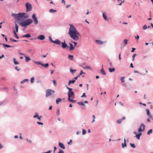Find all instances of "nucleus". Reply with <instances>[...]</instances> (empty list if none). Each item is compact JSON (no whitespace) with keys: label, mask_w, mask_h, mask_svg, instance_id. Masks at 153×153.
<instances>
[{"label":"nucleus","mask_w":153,"mask_h":153,"mask_svg":"<svg viewBox=\"0 0 153 153\" xmlns=\"http://www.w3.org/2000/svg\"><path fill=\"white\" fill-rule=\"evenodd\" d=\"M125 78V77H123L121 78L120 80L122 81V82H125V80H124V79Z\"/></svg>","instance_id":"obj_40"},{"label":"nucleus","mask_w":153,"mask_h":153,"mask_svg":"<svg viewBox=\"0 0 153 153\" xmlns=\"http://www.w3.org/2000/svg\"><path fill=\"white\" fill-rule=\"evenodd\" d=\"M125 119L126 117H122V119H120L117 120L116 121V123L118 124L120 123H121L123 120H124Z\"/></svg>","instance_id":"obj_10"},{"label":"nucleus","mask_w":153,"mask_h":153,"mask_svg":"<svg viewBox=\"0 0 153 153\" xmlns=\"http://www.w3.org/2000/svg\"><path fill=\"white\" fill-rule=\"evenodd\" d=\"M130 144L131 146L133 148H135V146L134 144L131 143H130Z\"/></svg>","instance_id":"obj_41"},{"label":"nucleus","mask_w":153,"mask_h":153,"mask_svg":"<svg viewBox=\"0 0 153 153\" xmlns=\"http://www.w3.org/2000/svg\"><path fill=\"white\" fill-rule=\"evenodd\" d=\"M56 12V10H53V9H51L50 10V12L51 13H55Z\"/></svg>","instance_id":"obj_35"},{"label":"nucleus","mask_w":153,"mask_h":153,"mask_svg":"<svg viewBox=\"0 0 153 153\" xmlns=\"http://www.w3.org/2000/svg\"><path fill=\"white\" fill-rule=\"evenodd\" d=\"M62 100V99L60 98H58L56 100V102L57 104H58L59 102H61Z\"/></svg>","instance_id":"obj_21"},{"label":"nucleus","mask_w":153,"mask_h":153,"mask_svg":"<svg viewBox=\"0 0 153 153\" xmlns=\"http://www.w3.org/2000/svg\"><path fill=\"white\" fill-rule=\"evenodd\" d=\"M81 97H86L85 94V93H83V95L81 96Z\"/></svg>","instance_id":"obj_54"},{"label":"nucleus","mask_w":153,"mask_h":153,"mask_svg":"<svg viewBox=\"0 0 153 153\" xmlns=\"http://www.w3.org/2000/svg\"><path fill=\"white\" fill-rule=\"evenodd\" d=\"M69 50H74L75 48V47L74 46L72 45V44L71 43H69Z\"/></svg>","instance_id":"obj_15"},{"label":"nucleus","mask_w":153,"mask_h":153,"mask_svg":"<svg viewBox=\"0 0 153 153\" xmlns=\"http://www.w3.org/2000/svg\"><path fill=\"white\" fill-rule=\"evenodd\" d=\"M61 44H62V45L61 47L63 48H65L66 47L68 48V47L67 46V44L65 43V41H64V42H61Z\"/></svg>","instance_id":"obj_9"},{"label":"nucleus","mask_w":153,"mask_h":153,"mask_svg":"<svg viewBox=\"0 0 153 153\" xmlns=\"http://www.w3.org/2000/svg\"><path fill=\"white\" fill-rule=\"evenodd\" d=\"M73 43H74V47H75L76 46L77 44V43L76 42H72Z\"/></svg>","instance_id":"obj_58"},{"label":"nucleus","mask_w":153,"mask_h":153,"mask_svg":"<svg viewBox=\"0 0 153 153\" xmlns=\"http://www.w3.org/2000/svg\"><path fill=\"white\" fill-rule=\"evenodd\" d=\"M35 63L37 65H41V64H42V63H41V62H35Z\"/></svg>","instance_id":"obj_45"},{"label":"nucleus","mask_w":153,"mask_h":153,"mask_svg":"<svg viewBox=\"0 0 153 153\" xmlns=\"http://www.w3.org/2000/svg\"><path fill=\"white\" fill-rule=\"evenodd\" d=\"M30 81H31V83H33L34 82V77H32Z\"/></svg>","instance_id":"obj_39"},{"label":"nucleus","mask_w":153,"mask_h":153,"mask_svg":"<svg viewBox=\"0 0 153 153\" xmlns=\"http://www.w3.org/2000/svg\"><path fill=\"white\" fill-rule=\"evenodd\" d=\"M45 38V36L43 35H40L37 37V38L40 40H43Z\"/></svg>","instance_id":"obj_11"},{"label":"nucleus","mask_w":153,"mask_h":153,"mask_svg":"<svg viewBox=\"0 0 153 153\" xmlns=\"http://www.w3.org/2000/svg\"><path fill=\"white\" fill-rule=\"evenodd\" d=\"M3 46H4V47H6L9 48V47H11V46H10L8 45H7V44H3Z\"/></svg>","instance_id":"obj_34"},{"label":"nucleus","mask_w":153,"mask_h":153,"mask_svg":"<svg viewBox=\"0 0 153 153\" xmlns=\"http://www.w3.org/2000/svg\"><path fill=\"white\" fill-rule=\"evenodd\" d=\"M37 123L39 125H43V124L42 123L40 122H38V121L37 122Z\"/></svg>","instance_id":"obj_57"},{"label":"nucleus","mask_w":153,"mask_h":153,"mask_svg":"<svg viewBox=\"0 0 153 153\" xmlns=\"http://www.w3.org/2000/svg\"><path fill=\"white\" fill-rule=\"evenodd\" d=\"M109 72H114L115 71V69L114 68H110L109 69Z\"/></svg>","instance_id":"obj_24"},{"label":"nucleus","mask_w":153,"mask_h":153,"mask_svg":"<svg viewBox=\"0 0 153 153\" xmlns=\"http://www.w3.org/2000/svg\"><path fill=\"white\" fill-rule=\"evenodd\" d=\"M46 97H48L54 93L55 91L49 89L46 90Z\"/></svg>","instance_id":"obj_4"},{"label":"nucleus","mask_w":153,"mask_h":153,"mask_svg":"<svg viewBox=\"0 0 153 153\" xmlns=\"http://www.w3.org/2000/svg\"><path fill=\"white\" fill-rule=\"evenodd\" d=\"M59 146L62 149H65V147L64 146V145L62 143L60 142L59 143Z\"/></svg>","instance_id":"obj_17"},{"label":"nucleus","mask_w":153,"mask_h":153,"mask_svg":"<svg viewBox=\"0 0 153 153\" xmlns=\"http://www.w3.org/2000/svg\"><path fill=\"white\" fill-rule=\"evenodd\" d=\"M25 13H19V14H13V15L14 18L18 20H22L24 18Z\"/></svg>","instance_id":"obj_2"},{"label":"nucleus","mask_w":153,"mask_h":153,"mask_svg":"<svg viewBox=\"0 0 153 153\" xmlns=\"http://www.w3.org/2000/svg\"><path fill=\"white\" fill-rule=\"evenodd\" d=\"M58 153H64V151L60 149Z\"/></svg>","instance_id":"obj_46"},{"label":"nucleus","mask_w":153,"mask_h":153,"mask_svg":"<svg viewBox=\"0 0 153 153\" xmlns=\"http://www.w3.org/2000/svg\"><path fill=\"white\" fill-rule=\"evenodd\" d=\"M122 147L123 148H124V146L126 147V139H124V145H123V143L122 144Z\"/></svg>","instance_id":"obj_29"},{"label":"nucleus","mask_w":153,"mask_h":153,"mask_svg":"<svg viewBox=\"0 0 153 153\" xmlns=\"http://www.w3.org/2000/svg\"><path fill=\"white\" fill-rule=\"evenodd\" d=\"M70 70L71 72L73 74L76 71V70H72L70 69Z\"/></svg>","instance_id":"obj_38"},{"label":"nucleus","mask_w":153,"mask_h":153,"mask_svg":"<svg viewBox=\"0 0 153 153\" xmlns=\"http://www.w3.org/2000/svg\"><path fill=\"white\" fill-rule=\"evenodd\" d=\"M145 129V125L143 123H141L140 128L138 130L139 132L143 131Z\"/></svg>","instance_id":"obj_6"},{"label":"nucleus","mask_w":153,"mask_h":153,"mask_svg":"<svg viewBox=\"0 0 153 153\" xmlns=\"http://www.w3.org/2000/svg\"><path fill=\"white\" fill-rule=\"evenodd\" d=\"M33 22L31 19H28L24 22H23L20 23V25L22 27H24L28 25Z\"/></svg>","instance_id":"obj_3"},{"label":"nucleus","mask_w":153,"mask_h":153,"mask_svg":"<svg viewBox=\"0 0 153 153\" xmlns=\"http://www.w3.org/2000/svg\"><path fill=\"white\" fill-rule=\"evenodd\" d=\"M148 116H149V117L152 120H153V118L152 117V116L151 114H150L148 115Z\"/></svg>","instance_id":"obj_48"},{"label":"nucleus","mask_w":153,"mask_h":153,"mask_svg":"<svg viewBox=\"0 0 153 153\" xmlns=\"http://www.w3.org/2000/svg\"><path fill=\"white\" fill-rule=\"evenodd\" d=\"M56 147H54V152H53L54 153H55V151L56 150Z\"/></svg>","instance_id":"obj_64"},{"label":"nucleus","mask_w":153,"mask_h":153,"mask_svg":"<svg viewBox=\"0 0 153 153\" xmlns=\"http://www.w3.org/2000/svg\"><path fill=\"white\" fill-rule=\"evenodd\" d=\"M28 81V80L27 79H25L24 80H23L21 82V83L23 84L25 83V82H27Z\"/></svg>","instance_id":"obj_28"},{"label":"nucleus","mask_w":153,"mask_h":153,"mask_svg":"<svg viewBox=\"0 0 153 153\" xmlns=\"http://www.w3.org/2000/svg\"><path fill=\"white\" fill-rule=\"evenodd\" d=\"M68 59L70 60H73V56L71 55H68Z\"/></svg>","instance_id":"obj_23"},{"label":"nucleus","mask_w":153,"mask_h":153,"mask_svg":"<svg viewBox=\"0 0 153 153\" xmlns=\"http://www.w3.org/2000/svg\"><path fill=\"white\" fill-rule=\"evenodd\" d=\"M24 56L25 58V62H27L29 61H30V58L29 57L26 56L25 55H24Z\"/></svg>","instance_id":"obj_18"},{"label":"nucleus","mask_w":153,"mask_h":153,"mask_svg":"<svg viewBox=\"0 0 153 153\" xmlns=\"http://www.w3.org/2000/svg\"><path fill=\"white\" fill-rule=\"evenodd\" d=\"M72 143V140H70V141L69 142H68V143L69 144H71Z\"/></svg>","instance_id":"obj_59"},{"label":"nucleus","mask_w":153,"mask_h":153,"mask_svg":"<svg viewBox=\"0 0 153 153\" xmlns=\"http://www.w3.org/2000/svg\"><path fill=\"white\" fill-rule=\"evenodd\" d=\"M75 82V80H70L68 82V85H70L71 84L74 83V82Z\"/></svg>","instance_id":"obj_25"},{"label":"nucleus","mask_w":153,"mask_h":153,"mask_svg":"<svg viewBox=\"0 0 153 153\" xmlns=\"http://www.w3.org/2000/svg\"><path fill=\"white\" fill-rule=\"evenodd\" d=\"M41 65L42 66H44L45 68H46V67H48V66L49 65V64L48 63H46L45 64H41Z\"/></svg>","instance_id":"obj_26"},{"label":"nucleus","mask_w":153,"mask_h":153,"mask_svg":"<svg viewBox=\"0 0 153 153\" xmlns=\"http://www.w3.org/2000/svg\"><path fill=\"white\" fill-rule=\"evenodd\" d=\"M85 73L83 72L82 70L80 71V72L79 73V75H78V76L80 77V76L82 74H84Z\"/></svg>","instance_id":"obj_32"},{"label":"nucleus","mask_w":153,"mask_h":153,"mask_svg":"<svg viewBox=\"0 0 153 153\" xmlns=\"http://www.w3.org/2000/svg\"><path fill=\"white\" fill-rule=\"evenodd\" d=\"M22 37H27L29 38L31 37L30 35L29 34H27L26 35H24L22 36Z\"/></svg>","instance_id":"obj_19"},{"label":"nucleus","mask_w":153,"mask_h":153,"mask_svg":"<svg viewBox=\"0 0 153 153\" xmlns=\"http://www.w3.org/2000/svg\"><path fill=\"white\" fill-rule=\"evenodd\" d=\"M56 114L57 115H59V109L57 110V111L56 113Z\"/></svg>","instance_id":"obj_55"},{"label":"nucleus","mask_w":153,"mask_h":153,"mask_svg":"<svg viewBox=\"0 0 153 153\" xmlns=\"http://www.w3.org/2000/svg\"><path fill=\"white\" fill-rule=\"evenodd\" d=\"M13 62H14V63L15 65H17V64H19V62L16 61V59L15 58H13Z\"/></svg>","instance_id":"obj_27"},{"label":"nucleus","mask_w":153,"mask_h":153,"mask_svg":"<svg viewBox=\"0 0 153 153\" xmlns=\"http://www.w3.org/2000/svg\"><path fill=\"white\" fill-rule=\"evenodd\" d=\"M136 137H137V138L138 139H140V136H139L138 134H137L136 135Z\"/></svg>","instance_id":"obj_56"},{"label":"nucleus","mask_w":153,"mask_h":153,"mask_svg":"<svg viewBox=\"0 0 153 153\" xmlns=\"http://www.w3.org/2000/svg\"><path fill=\"white\" fill-rule=\"evenodd\" d=\"M14 34L15 35V37L17 39H19V38L17 34H16V32H15V30H14Z\"/></svg>","instance_id":"obj_37"},{"label":"nucleus","mask_w":153,"mask_h":153,"mask_svg":"<svg viewBox=\"0 0 153 153\" xmlns=\"http://www.w3.org/2000/svg\"><path fill=\"white\" fill-rule=\"evenodd\" d=\"M32 18L33 20L34 24L36 25H37L38 24V21L35 14H33L32 15Z\"/></svg>","instance_id":"obj_7"},{"label":"nucleus","mask_w":153,"mask_h":153,"mask_svg":"<svg viewBox=\"0 0 153 153\" xmlns=\"http://www.w3.org/2000/svg\"><path fill=\"white\" fill-rule=\"evenodd\" d=\"M102 68L101 69L100 71L101 72V73H102V74H103L104 75H105L106 74L105 73V71L103 68V66L102 65Z\"/></svg>","instance_id":"obj_20"},{"label":"nucleus","mask_w":153,"mask_h":153,"mask_svg":"<svg viewBox=\"0 0 153 153\" xmlns=\"http://www.w3.org/2000/svg\"><path fill=\"white\" fill-rule=\"evenodd\" d=\"M27 9V11H31L32 10V7L31 5L29 3L27 2L25 4Z\"/></svg>","instance_id":"obj_5"},{"label":"nucleus","mask_w":153,"mask_h":153,"mask_svg":"<svg viewBox=\"0 0 153 153\" xmlns=\"http://www.w3.org/2000/svg\"><path fill=\"white\" fill-rule=\"evenodd\" d=\"M152 129H150L147 132V134L149 135L150 134H151L152 133Z\"/></svg>","instance_id":"obj_31"},{"label":"nucleus","mask_w":153,"mask_h":153,"mask_svg":"<svg viewBox=\"0 0 153 153\" xmlns=\"http://www.w3.org/2000/svg\"><path fill=\"white\" fill-rule=\"evenodd\" d=\"M15 28H16V32H18V31L19 27H18V25H17L16 24H15Z\"/></svg>","instance_id":"obj_30"},{"label":"nucleus","mask_w":153,"mask_h":153,"mask_svg":"<svg viewBox=\"0 0 153 153\" xmlns=\"http://www.w3.org/2000/svg\"><path fill=\"white\" fill-rule=\"evenodd\" d=\"M85 63H84L82 64L81 65H79V66L81 67L82 66H85Z\"/></svg>","instance_id":"obj_63"},{"label":"nucleus","mask_w":153,"mask_h":153,"mask_svg":"<svg viewBox=\"0 0 153 153\" xmlns=\"http://www.w3.org/2000/svg\"><path fill=\"white\" fill-rule=\"evenodd\" d=\"M136 55V54L135 53L134 54V55H133V56H132V58H133L132 60L133 61L134 60V58H135Z\"/></svg>","instance_id":"obj_50"},{"label":"nucleus","mask_w":153,"mask_h":153,"mask_svg":"<svg viewBox=\"0 0 153 153\" xmlns=\"http://www.w3.org/2000/svg\"><path fill=\"white\" fill-rule=\"evenodd\" d=\"M49 39L50 40V41L51 42H52L53 43V42H54V41H53L52 40V38H51V37L50 36H49Z\"/></svg>","instance_id":"obj_43"},{"label":"nucleus","mask_w":153,"mask_h":153,"mask_svg":"<svg viewBox=\"0 0 153 153\" xmlns=\"http://www.w3.org/2000/svg\"><path fill=\"white\" fill-rule=\"evenodd\" d=\"M54 43L60 45L61 44V42L58 39H56L54 41Z\"/></svg>","instance_id":"obj_14"},{"label":"nucleus","mask_w":153,"mask_h":153,"mask_svg":"<svg viewBox=\"0 0 153 153\" xmlns=\"http://www.w3.org/2000/svg\"><path fill=\"white\" fill-rule=\"evenodd\" d=\"M11 41H13V42H18V40H16L15 39H10Z\"/></svg>","instance_id":"obj_49"},{"label":"nucleus","mask_w":153,"mask_h":153,"mask_svg":"<svg viewBox=\"0 0 153 153\" xmlns=\"http://www.w3.org/2000/svg\"><path fill=\"white\" fill-rule=\"evenodd\" d=\"M79 105H82V106H85V105L84 104V103L82 102H79L78 103Z\"/></svg>","instance_id":"obj_36"},{"label":"nucleus","mask_w":153,"mask_h":153,"mask_svg":"<svg viewBox=\"0 0 153 153\" xmlns=\"http://www.w3.org/2000/svg\"><path fill=\"white\" fill-rule=\"evenodd\" d=\"M146 112H147V115H148L150 114L149 113V110L148 109H146Z\"/></svg>","instance_id":"obj_44"},{"label":"nucleus","mask_w":153,"mask_h":153,"mask_svg":"<svg viewBox=\"0 0 153 153\" xmlns=\"http://www.w3.org/2000/svg\"><path fill=\"white\" fill-rule=\"evenodd\" d=\"M38 117V113H36L35 115L33 116L34 118H36Z\"/></svg>","instance_id":"obj_52"},{"label":"nucleus","mask_w":153,"mask_h":153,"mask_svg":"<svg viewBox=\"0 0 153 153\" xmlns=\"http://www.w3.org/2000/svg\"><path fill=\"white\" fill-rule=\"evenodd\" d=\"M120 56H121V53H120L119 54V58L120 60H121V58L120 57Z\"/></svg>","instance_id":"obj_62"},{"label":"nucleus","mask_w":153,"mask_h":153,"mask_svg":"<svg viewBox=\"0 0 153 153\" xmlns=\"http://www.w3.org/2000/svg\"><path fill=\"white\" fill-rule=\"evenodd\" d=\"M96 42L99 45H102L104 43L106 42V41H102L100 40H96Z\"/></svg>","instance_id":"obj_12"},{"label":"nucleus","mask_w":153,"mask_h":153,"mask_svg":"<svg viewBox=\"0 0 153 153\" xmlns=\"http://www.w3.org/2000/svg\"><path fill=\"white\" fill-rule=\"evenodd\" d=\"M53 81L54 85L56 86L57 85L56 81L55 80H53Z\"/></svg>","instance_id":"obj_47"},{"label":"nucleus","mask_w":153,"mask_h":153,"mask_svg":"<svg viewBox=\"0 0 153 153\" xmlns=\"http://www.w3.org/2000/svg\"><path fill=\"white\" fill-rule=\"evenodd\" d=\"M51 150L49 151L46 152H44L43 153H51Z\"/></svg>","instance_id":"obj_60"},{"label":"nucleus","mask_w":153,"mask_h":153,"mask_svg":"<svg viewBox=\"0 0 153 153\" xmlns=\"http://www.w3.org/2000/svg\"><path fill=\"white\" fill-rule=\"evenodd\" d=\"M69 101L70 102H76V101L75 100H73L72 99H71V98L69 99H68Z\"/></svg>","instance_id":"obj_33"},{"label":"nucleus","mask_w":153,"mask_h":153,"mask_svg":"<svg viewBox=\"0 0 153 153\" xmlns=\"http://www.w3.org/2000/svg\"><path fill=\"white\" fill-rule=\"evenodd\" d=\"M127 42L128 40L127 39H125L123 40V42H124L125 45L121 47V49H123L124 48V47L127 44Z\"/></svg>","instance_id":"obj_16"},{"label":"nucleus","mask_w":153,"mask_h":153,"mask_svg":"<svg viewBox=\"0 0 153 153\" xmlns=\"http://www.w3.org/2000/svg\"><path fill=\"white\" fill-rule=\"evenodd\" d=\"M70 27L68 33L71 37L75 41L79 39L78 36L79 35V33L76 30L75 28L72 25H70Z\"/></svg>","instance_id":"obj_1"},{"label":"nucleus","mask_w":153,"mask_h":153,"mask_svg":"<svg viewBox=\"0 0 153 153\" xmlns=\"http://www.w3.org/2000/svg\"><path fill=\"white\" fill-rule=\"evenodd\" d=\"M135 50V48H132V50L131 51V52H133Z\"/></svg>","instance_id":"obj_61"},{"label":"nucleus","mask_w":153,"mask_h":153,"mask_svg":"<svg viewBox=\"0 0 153 153\" xmlns=\"http://www.w3.org/2000/svg\"><path fill=\"white\" fill-rule=\"evenodd\" d=\"M74 93L72 91H69L68 93V99H69L71 98H73V97H72V96H74Z\"/></svg>","instance_id":"obj_8"},{"label":"nucleus","mask_w":153,"mask_h":153,"mask_svg":"<svg viewBox=\"0 0 153 153\" xmlns=\"http://www.w3.org/2000/svg\"><path fill=\"white\" fill-rule=\"evenodd\" d=\"M15 69L16 70H17V71H19V70H20V68H18L17 66H16L15 67Z\"/></svg>","instance_id":"obj_53"},{"label":"nucleus","mask_w":153,"mask_h":153,"mask_svg":"<svg viewBox=\"0 0 153 153\" xmlns=\"http://www.w3.org/2000/svg\"><path fill=\"white\" fill-rule=\"evenodd\" d=\"M86 133V130L84 129H83L82 130V134L84 135Z\"/></svg>","instance_id":"obj_42"},{"label":"nucleus","mask_w":153,"mask_h":153,"mask_svg":"<svg viewBox=\"0 0 153 153\" xmlns=\"http://www.w3.org/2000/svg\"><path fill=\"white\" fill-rule=\"evenodd\" d=\"M102 16L104 19L106 21H108L109 19L107 17L106 13H103L102 14Z\"/></svg>","instance_id":"obj_13"},{"label":"nucleus","mask_w":153,"mask_h":153,"mask_svg":"<svg viewBox=\"0 0 153 153\" xmlns=\"http://www.w3.org/2000/svg\"><path fill=\"white\" fill-rule=\"evenodd\" d=\"M143 28L144 30H146L147 28V26L146 25H145L143 26Z\"/></svg>","instance_id":"obj_51"},{"label":"nucleus","mask_w":153,"mask_h":153,"mask_svg":"<svg viewBox=\"0 0 153 153\" xmlns=\"http://www.w3.org/2000/svg\"><path fill=\"white\" fill-rule=\"evenodd\" d=\"M82 67L84 69H91L90 67L88 65H86L85 66H82Z\"/></svg>","instance_id":"obj_22"}]
</instances>
